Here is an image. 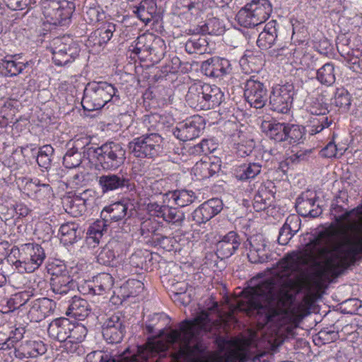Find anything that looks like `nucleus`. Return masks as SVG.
Wrapping results in <instances>:
<instances>
[{"label": "nucleus", "mask_w": 362, "mask_h": 362, "mask_svg": "<svg viewBox=\"0 0 362 362\" xmlns=\"http://www.w3.org/2000/svg\"><path fill=\"white\" fill-rule=\"evenodd\" d=\"M337 229L320 232L307 243L303 255L292 252L279 262L272 276L254 284L243 299L238 300L235 309L249 315H259L266 325L278 331L286 322V313L279 307L280 293L291 281V275L300 269L302 263L324 259L332 269L353 260L362 253V207L334 216Z\"/></svg>", "instance_id": "obj_1"}, {"label": "nucleus", "mask_w": 362, "mask_h": 362, "mask_svg": "<svg viewBox=\"0 0 362 362\" xmlns=\"http://www.w3.org/2000/svg\"><path fill=\"white\" fill-rule=\"evenodd\" d=\"M210 320L206 311H202L192 321L185 320L180 329H171L166 339L175 351V357L192 360L194 362H239L235 352L207 358L202 356L205 346L198 341L199 329L207 330Z\"/></svg>", "instance_id": "obj_2"}, {"label": "nucleus", "mask_w": 362, "mask_h": 362, "mask_svg": "<svg viewBox=\"0 0 362 362\" xmlns=\"http://www.w3.org/2000/svg\"><path fill=\"white\" fill-rule=\"evenodd\" d=\"M167 349V345L163 342L148 339L144 346L136 347V354L134 351L132 352L129 348H127L116 359L102 351H94L86 356V361L87 362H141L165 351Z\"/></svg>", "instance_id": "obj_3"}, {"label": "nucleus", "mask_w": 362, "mask_h": 362, "mask_svg": "<svg viewBox=\"0 0 362 362\" xmlns=\"http://www.w3.org/2000/svg\"><path fill=\"white\" fill-rule=\"evenodd\" d=\"M122 103L119 90L111 83L105 81L92 82L85 88L81 104L85 110L94 111L112 105Z\"/></svg>", "instance_id": "obj_4"}, {"label": "nucleus", "mask_w": 362, "mask_h": 362, "mask_svg": "<svg viewBox=\"0 0 362 362\" xmlns=\"http://www.w3.org/2000/svg\"><path fill=\"white\" fill-rule=\"evenodd\" d=\"M223 94L216 86L202 84L191 85L185 96L187 104L197 110H206L218 106L223 100Z\"/></svg>", "instance_id": "obj_5"}, {"label": "nucleus", "mask_w": 362, "mask_h": 362, "mask_svg": "<svg viewBox=\"0 0 362 362\" xmlns=\"http://www.w3.org/2000/svg\"><path fill=\"white\" fill-rule=\"evenodd\" d=\"M93 152L98 164L106 170L119 168L126 160V150L120 143L106 142Z\"/></svg>", "instance_id": "obj_6"}, {"label": "nucleus", "mask_w": 362, "mask_h": 362, "mask_svg": "<svg viewBox=\"0 0 362 362\" xmlns=\"http://www.w3.org/2000/svg\"><path fill=\"white\" fill-rule=\"evenodd\" d=\"M129 148L136 158H155L163 151V139L158 133L144 134L130 141Z\"/></svg>", "instance_id": "obj_7"}, {"label": "nucleus", "mask_w": 362, "mask_h": 362, "mask_svg": "<svg viewBox=\"0 0 362 362\" xmlns=\"http://www.w3.org/2000/svg\"><path fill=\"white\" fill-rule=\"evenodd\" d=\"M18 250L19 259L13 264L20 272H33L39 268L45 258L43 248L37 243L23 244Z\"/></svg>", "instance_id": "obj_8"}, {"label": "nucleus", "mask_w": 362, "mask_h": 362, "mask_svg": "<svg viewBox=\"0 0 362 362\" xmlns=\"http://www.w3.org/2000/svg\"><path fill=\"white\" fill-rule=\"evenodd\" d=\"M74 10L73 2L62 1H45L42 13L47 23L54 25L64 26L69 23Z\"/></svg>", "instance_id": "obj_9"}, {"label": "nucleus", "mask_w": 362, "mask_h": 362, "mask_svg": "<svg viewBox=\"0 0 362 362\" xmlns=\"http://www.w3.org/2000/svg\"><path fill=\"white\" fill-rule=\"evenodd\" d=\"M54 63L57 66H64L73 62L80 52L79 47L69 36L56 37L50 43Z\"/></svg>", "instance_id": "obj_10"}, {"label": "nucleus", "mask_w": 362, "mask_h": 362, "mask_svg": "<svg viewBox=\"0 0 362 362\" xmlns=\"http://www.w3.org/2000/svg\"><path fill=\"white\" fill-rule=\"evenodd\" d=\"M338 52L347 61L349 66L355 72L362 71V44L357 39L351 41L345 35L337 38Z\"/></svg>", "instance_id": "obj_11"}, {"label": "nucleus", "mask_w": 362, "mask_h": 362, "mask_svg": "<svg viewBox=\"0 0 362 362\" xmlns=\"http://www.w3.org/2000/svg\"><path fill=\"white\" fill-rule=\"evenodd\" d=\"M103 194L109 192H126L133 189L134 185L127 173H107L97 179Z\"/></svg>", "instance_id": "obj_12"}, {"label": "nucleus", "mask_w": 362, "mask_h": 362, "mask_svg": "<svg viewBox=\"0 0 362 362\" xmlns=\"http://www.w3.org/2000/svg\"><path fill=\"white\" fill-rule=\"evenodd\" d=\"M47 332L49 336L59 341H65L68 338L78 339L76 336L77 333H81L85 336L86 329L85 327L75 325L67 318H59L53 320L49 325Z\"/></svg>", "instance_id": "obj_13"}, {"label": "nucleus", "mask_w": 362, "mask_h": 362, "mask_svg": "<svg viewBox=\"0 0 362 362\" xmlns=\"http://www.w3.org/2000/svg\"><path fill=\"white\" fill-rule=\"evenodd\" d=\"M294 95V86L292 83H286L273 89L269 96L270 109L273 111L286 114L292 105Z\"/></svg>", "instance_id": "obj_14"}, {"label": "nucleus", "mask_w": 362, "mask_h": 362, "mask_svg": "<svg viewBox=\"0 0 362 362\" xmlns=\"http://www.w3.org/2000/svg\"><path fill=\"white\" fill-rule=\"evenodd\" d=\"M52 278L50 286L52 291L57 295L64 296L71 293L76 287V281L69 274V272L64 265L57 268H50Z\"/></svg>", "instance_id": "obj_15"}, {"label": "nucleus", "mask_w": 362, "mask_h": 362, "mask_svg": "<svg viewBox=\"0 0 362 362\" xmlns=\"http://www.w3.org/2000/svg\"><path fill=\"white\" fill-rule=\"evenodd\" d=\"M204 128V119L194 115L178 123L173 134L178 139L186 141L198 137Z\"/></svg>", "instance_id": "obj_16"}, {"label": "nucleus", "mask_w": 362, "mask_h": 362, "mask_svg": "<svg viewBox=\"0 0 362 362\" xmlns=\"http://www.w3.org/2000/svg\"><path fill=\"white\" fill-rule=\"evenodd\" d=\"M244 95L252 107L262 108L267 101V89L263 83L252 76L245 83Z\"/></svg>", "instance_id": "obj_17"}, {"label": "nucleus", "mask_w": 362, "mask_h": 362, "mask_svg": "<svg viewBox=\"0 0 362 362\" xmlns=\"http://www.w3.org/2000/svg\"><path fill=\"white\" fill-rule=\"evenodd\" d=\"M296 209L303 217L316 218L322 213L319 204H316V195L311 192H303L296 199Z\"/></svg>", "instance_id": "obj_18"}, {"label": "nucleus", "mask_w": 362, "mask_h": 362, "mask_svg": "<svg viewBox=\"0 0 362 362\" xmlns=\"http://www.w3.org/2000/svg\"><path fill=\"white\" fill-rule=\"evenodd\" d=\"M201 69L207 76L223 78L230 74L232 68L228 59L214 57L203 62Z\"/></svg>", "instance_id": "obj_19"}, {"label": "nucleus", "mask_w": 362, "mask_h": 362, "mask_svg": "<svg viewBox=\"0 0 362 362\" xmlns=\"http://www.w3.org/2000/svg\"><path fill=\"white\" fill-rule=\"evenodd\" d=\"M241 244L239 235L235 231H230L217 242L216 255L218 258L226 259L231 257Z\"/></svg>", "instance_id": "obj_20"}, {"label": "nucleus", "mask_w": 362, "mask_h": 362, "mask_svg": "<svg viewBox=\"0 0 362 362\" xmlns=\"http://www.w3.org/2000/svg\"><path fill=\"white\" fill-rule=\"evenodd\" d=\"M95 192L91 189L84 191L81 196L68 199L66 204V211L72 216H81L87 209L94 204V199L90 198Z\"/></svg>", "instance_id": "obj_21"}, {"label": "nucleus", "mask_w": 362, "mask_h": 362, "mask_svg": "<svg viewBox=\"0 0 362 362\" xmlns=\"http://www.w3.org/2000/svg\"><path fill=\"white\" fill-rule=\"evenodd\" d=\"M28 315L32 321L40 322L50 315L55 308L54 303L47 298H38L31 302Z\"/></svg>", "instance_id": "obj_22"}, {"label": "nucleus", "mask_w": 362, "mask_h": 362, "mask_svg": "<svg viewBox=\"0 0 362 362\" xmlns=\"http://www.w3.org/2000/svg\"><path fill=\"white\" fill-rule=\"evenodd\" d=\"M273 182L267 181L262 183L258 188L253 199V207L257 211H262L269 207L274 198Z\"/></svg>", "instance_id": "obj_23"}, {"label": "nucleus", "mask_w": 362, "mask_h": 362, "mask_svg": "<svg viewBox=\"0 0 362 362\" xmlns=\"http://www.w3.org/2000/svg\"><path fill=\"white\" fill-rule=\"evenodd\" d=\"M90 311V305L86 299L74 296L66 311V315L78 320H83L89 315Z\"/></svg>", "instance_id": "obj_24"}, {"label": "nucleus", "mask_w": 362, "mask_h": 362, "mask_svg": "<svg viewBox=\"0 0 362 362\" xmlns=\"http://www.w3.org/2000/svg\"><path fill=\"white\" fill-rule=\"evenodd\" d=\"M122 246L123 245L117 240L110 241L98 255V262L103 265H111L115 258L120 255Z\"/></svg>", "instance_id": "obj_25"}, {"label": "nucleus", "mask_w": 362, "mask_h": 362, "mask_svg": "<svg viewBox=\"0 0 362 362\" xmlns=\"http://www.w3.org/2000/svg\"><path fill=\"white\" fill-rule=\"evenodd\" d=\"M114 284L112 276L108 273H100L88 284L89 293L101 295L111 289Z\"/></svg>", "instance_id": "obj_26"}, {"label": "nucleus", "mask_w": 362, "mask_h": 362, "mask_svg": "<svg viewBox=\"0 0 362 362\" xmlns=\"http://www.w3.org/2000/svg\"><path fill=\"white\" fill-rule=\"evenodd\" d=\"M277 23L276 21H270L259 35L257 40V46L262 49L270 48L275 42L277 37Z\"/></svg>", "instance_id": "obj_27"}, {"label": "nucleus", "mask_w": 362, "mask_h": 362, "mask_svg": "<svg viewBox=\"0 0 362 362\" xmlns=\"http://www.w3.org/2000/svg\"><path fill=\"white\" fill-rule=\"evenodd\" d=\"M127 209V204L123 202H117L105 206L101 211V217H104L105 220L108 221L110 223L117 222L124 218Z\"/></svg>", "instance_id": "obj_28"}, {"label": "nucleus", "mask_w": 362, "mask_h": 362, "mask_svg": "<svg viewBox=\"0 0 362 362\" xmlns=\"http://www.w3.org/2000/svg\"><path fill=\"white\" fill-rule=\"evenodd\" d=\"M286 124L275 121H264L262 124V129L271 139L281 142L285 141Z\"/></svg>", "instance_id": "obj_29"}, {"label": "nucleus", "mask_w": 362, "mask_h": 362, "mask_svg": "<svg viewBox=\"0 0 362 362\" xmlns=\"http://www.w3.org/2000/svg\"><path fill=\"white\" fill-rule=\"evenodd\" d=\"M156 10L155 0H143L139 6H133V13L145 24H148L151 21Z\"/></svg>", "instance_id": "obj_30"}, {"label": "nucleus", "mask_w": 362, "mask_h": 362, "mask_svg": "<svg viewBox=\"0 0 362 362\" xmlns=\"http://www.w3.org/2000/svg\"><path fill=\"white\" fill-rule=\"evenodd\" d=\"M60 240L64 245L73 244L80 238L81 230L78 223L67 222L62 224L59 228Z\"/></svg>", "instance_id": "obj_31"}, {"label": "nucleus", "mask_w": 362, "mask_h": 362, "mask_svg": "<svg viewBox=\"0 0 362 362\" xmlns=\"http://www.w3.org/2000/svg\"><path fill=\"white\" fill-rule=\"evenodd\" d=\"M259 163H248L238 165L235 169V177L239 180H247L257 177L262 171Z\"/></svg>", "instance_id": "obj_32"}, {"label": "nucleus", "mask_w": 362, "mask_h": 362, "mask_svg": "<svg viewBox=\"0 0 362 362\" xmlns=\"http://www.w3.org/2000/svg\"><path fill=\"white\" fill-rule=\"evenodd\" d=\"M27 64L16 62L13 59L12 56H8L0 61V74L6 77L16 76L23 71Z\"/></svg>", "instance_id": "obj_33"}, {"label": "nucleus", "mask_w": 362, "mask_h": 362, "mask_svg": "<svg viewBox=\"0 0 362 362\" xmlns=\"http://www.w3.org/2000/svg\"><path fill=\"white\" fill-rule=\"evenodd\" d=\"M110 224L108 221H105L104 217L95 221L89 226L87 231V242L89 245L93 243L98 244L100 240L103 235V232L106 230L107 227Z\"/></svg>", "instance_id": "obj_34"}, {"label": "nucleus", "mask_w": 362, "mask_h": 362, "mask_svg": "<svg viewBox=\"0 0 362 362\" xmlns=\"http://www.w3.org/2000/svg\"><path fill=\"white\" fill-rule=\"evenodd\" d=\"M236 17L239 24L245 28L255 27L262 23L252 8L249 7L248 3L238 11Z\"/></svg>", "instance_id": "obj_35"}, {"label": "nucleus", "mask_w": 362, "mask_h": 362, "mask_svg": "<svg viewBox=\"0 0 362 362\" xmlns=\"http://www.w3.org/2000/svg\"><path fill=\"white\" fill-rule=\"evenodd\" d=\"M192 170L197 179L204 180L217 173L220 170V165L208 161H200L195 164Z\"/></svg>", "instance_id": "obj_36"}, {"label": "nucleus", "mask_w": 362, "mask_h": 362, "mask_svg": "<svg viewBox=\"0 0 362 362\" xmlns=\"http://www.w3.org/2000/svg\"><path fill=\"white\" fill-rule=\"evenodd\" d=\"M248 4L249 7L252 8L262 23L269 18L272 11V6L269 0H252Z\"/></svg>", "instance_id": "obj_37"}, {"label": "nucleus", "mask_w": 362, "mask_h": 362, "mask_svg": "<svg viewBox=\"0 0 362 362\" xmlns=\"http://www.w3.org/2000/svg\"><path fill=\"white\" fill-rule=\"evenodd\" d=\"M208 42L204 36L194 35L185 43V50L189 54H203L207 49Z\"/></svg>", "instance_id": "obj_38"}, {"label": "nucleus", "mask_w": 362, "mask_h": 362, "mask_svg": "<svg viewBox=\"0 0 362 362\" xmlns=\"http://www.w3.org/2000/svg\"><path fill=\"white\" fill-rule=\"evenodd\" d=\"M187 289L188 284L185 281L173 283L172 284V292L173 293L174 300L183 305H188L191 301V297L189 294L187 293Z\"/></svg>", "instance_id": "obj_39"}, {"label": "nucleus", "mask_w": 362, "mask_h": 362, "mask_svg": "<svg viewBox=\"0 0 362 362\" xmlns=\"http://www.w3.org/2000/svg\"><path fill=\"white\" fill-rule=\"evenodd\" d=\"M170 199L180 207H185L191 204L196 198L194 192L182 189L169 192Z\"/></svg>", "instance_id": "obj_40"}, {"label": "nucleus", "mask_w": 362, "mask_h": 362, "mask_svg": "<svg viewBox=\"0 0 362 362\" xmlns=\"http://www.w3.org/2000/svg\"><path fill=\"white\" fill-rule=\"evenodd\" d=\"M317 79L322 83L327 86L333 84L335 81L334 67L332 63H326L317 71Z\"/></svg>", "instance_id": "obj_41"}, {"label": "nucleus", "mask_w": 362, "mask_h": 362, "mask_svg": "<svg viewBox=\"0 0 362 362\" xmlns=\"http://www.w3.org/2000/svg\"><path fill=\"white\" fill-rule=\"evenodd\" d=\"M144 288V284L137 279H129L120 288L124 298L135 297L139 295Z\"/></svg>", "instance_id": "obj_42"}, {"label": "nucleus", "mask_w": 362, "mask_h": 362, "mask_svg": "<svg viewBox=\"0 0 362 362\" xmlns=\"http://www.w3.org/2000/svg\"><path fill=\"white\" fill-rule=\"evenodd\" d=\"M54 148L51 145L40 147L37 153V163L40 168L48 170L52 166Z\"/></svg>", "instance_id": "obj_43"}, {"label": "nucleus", "mask_w": 362, "mask_h": 362, "mask_svg": "<svg viewBox=\"0 0 362 362\" xmlns=\"http://www.w3.org/2000/svg\"><path fill=\"white\" fill-rule=\"evenodd\" d=\"M285 141L289 144H298L301 141L305 135L304 127L296 124H286Z\"/></svg>", "instance_id": "obj_44"}, {"label": "nucleus", "mask_w": 362, "mask_h": 362, "mask_svg": "<svg viewBox=\"0 0 362 362\" xmlns=\"http://www.w3.org/2000/svg\"><path fill=\"white\" fill-rule=\"evenodd\" d=\"M82 161L81 153L76 148L67 151L63 158V164L66 168H74L80 165Z\"/></svg>", "instance_id": "obj_45"}, {"label": "nucleus", "mask_w": 362, "mask_h": 362, "mask_svg": "<svg viewBox=\"0 0 362 362\" xmlns=\"http://www.w3.org/2000/svg\"><path fill=\"white\" fill-rule=\"evenodd\" d=\"M124 333V327H115L103 329V336L109 344H117L122 341Z\"/></svg>", "instance_id": "obj_46"}, {"label": "nucleus", "mask_w": 362, "mask_h": 362, "mask_svg": "<svg viewBox=\"0 0 362 362\" xmlns=\"http://www.w3.org/2000/svg\"><path fill=\"white\" fill-rule=\"evenodd\" d=\"M32 296V292L29 291L18 292L8 300V305L13 310L20 308L28 302Z\"/></svg>", "instance_id": "obj_47"}, {"label": "nucleus", "mask_w": 362, "mask_h": 362, "mask_svg": "<svg viewBox=\"0 0 362 362\" xmlns=\"http://www.w3.org/2000/svg\"><path fill=\"white\" fill-rule=\"evenodd\" d=\"M165 210H167V211L165 212V216L163 219L165 221L176 226H181L182 225L185 218L183 211L171 206H168Z\"/></svg>", "instance_id": "obj_48"}, {"label": "nucleus", "mask_w": 362, "mask_h": 362, "mask_svg": "<svg viewBox=\"0 0 362 362\" xmlns=\"http://www.w3.org/2000/svg\"><path fill=\"white\" fill-rule=\"evenodd\" d=\"M269 252L268 247L250 250L247 253V257L251 263H263L267 262L269 259Z\"/></svg>", "instance_id": "obj_49"}, {"label": "nucleus", "mask_w": 362, "mask_h": 362, "mask_svg": "<svg viewBox=\"0 0 362 362\" xmlns=\"http://www.w3.org/2000/svg\"><path fill=\"white\" fill-rule=\"evenodd\" d=\"M334 122L332 116L327 115L320 116V117L314 118L313 120V124L310 129L311 134H315L322 132L324 129L328 128Z\"/></svg>", "instance_id": "obj_50"}, {"label": "nucleus", "mask_w": 362, "mask_h": 362, "mask_svg": "<svg viewBox=\"0 0 362 362\" xmlns=\"http://www.w3.org/2000/svg\"><path fill=\"white\" fill-rule=\"evenodd\" d=\"M192 220L197 224L206 223L214 217L209 209L204 204H201L192 214Z\"/></svg>", "instance_id": "obj_51"}, {"label": "nucleus", "mask_w": 362, "mask_h": 362, "mask_svg": "<svg viewBox=\"0 0 362 362\" xmlns=\"http://www.w3.org/2000/svg\"><path fill=\"white\" fill-rule=\"evenodd\" d=\"M146 35H142L139 36L130 46V50L136 54H139L141 52H149L151 54L154 49L151 46L146 45Z\"/></svg>", "instance_id": "obj_52"}, {"label": "nucleus", "mask_w": 362, "mask_h": 362, "mask_svg": "<svg viewBox=\"0 0 362 362\" xmlns=\"http://www.w3.org/2000/svg\"><path fill=\"white\" fill-rule=\"evenodd\" d=\"M336 106L344 110H348L351 105V96L348 91L344 88L337 89L334 96Z\"/></svg>", "instance_id": "obj_53"}, {"label": "nucleus", "mask_w": 362, "mask_h": 362, "mask_svg": "<svg viewBox=\"0 0 362 362\" xmlns=\"http://www.w3.org/2000/svg\"><path fill=\"white\" fill-rule=\"evenodd\" d=\"M116 30V25L114 23H108L101 28L98 29L95 34L98 35L99 44H105L112 38L113 33Z\"/></svg>", "instance_id": "obj_54"}, {"label": "nucleus", "mask_w": 362, "mask_h": 362, "mask_svg": "<svg viewBox=\"0 0 362 362\" xmlns=\"http://www.w3.org/2000/svg\"><path fill=\"white\" fill-rule=\"evenodd\" d=\"M206 30L202 29V32H207L210 35H218L224 32V28L217 18L209 19L205 24Z\"/></svg>", "instance_id": "obj_55"}, {"label": "nucleus", "mask_w": 362, "mask_h": 362, "mask_svg": "<svg viewBox=\"0 0 362 362\" xmlns=\"http://www.w3.org/2000/svg\"><path fill=\"white\" fill-rule=\"evenodd\" d=\"M249 250L268 247L267 243L261 234L255 235L247 239Z\"/></svg>", "instance_id": "obj_56"}, {"label": "nucleus", "mask_w": 362, "mask_h": 362, "mask_svg": "<svg viewBox=\"0 0 362 362\" xmlns=\"http://www.w3.org/2000/svg\"><path fill=\"white\" fill-rule=\"evenodd\" d=\"M168 206L166 205H160L156 202L150 203L148 204V210L151 213L152 216L163 218L164 219L165 214L168 209Z\"/></svg>", "instance_id": "obj_57"}, {"label": "nucleus", "mask_w": 362, "mask_h": 362, "mask_svg": "<svg viewBox=\"0 0 362 362\" xmlns=\"http://www.w3.org/2000/svg\"><path fill=\"white\" fill-rule=\"evenodd\" d=\"M284 226L296 234L300 228V219L296 215H291L286 218Z\"/></svg>", "instance_id": "obj_58"}, {"label": "nucleus", "mask_w": 362, "mask_h": 362, "mask_svg": "<svg viewBox=\"0 0 362 362\" xmlns=\"http://www.w3.org/2000/svg\"><path fill=\"white\" fill-rule=\"evenodd\" d=\"M254 147V141H247L245 144L235 146L236 153L240 157L249 156L252 152Z\"/></svg>", "instance_id": "obj_59"}, {"label": "nucleus", "mask_w": 362, "mask_h": 362, "mask_svg": "<svg viewBox=\"0 0 362 362\" xmlns=\"http://www.w3.org/2000/svg\"><path fill=\"white\" fill-rule=\"evenodd\" d=\"M214 216L218 214L222 209V202L218 198L211 199L203 203Z\"/></svg>", "instance_id": "obj_60"}, {"label": "nucleus", "mask_w": 362, "mask_h": 362, "mask_svg": "<svg viewBox=\"0 0 362 362\" xmlns=\"http://www.w3.org/2000/svg\"><path fill=\"white\" fill-rule=\"evenodd\" d=\"M8 8L13 11L23 10L27 7L30 0H3Z\"/></svg>", "instance_id": "obj_61"}, {"label": "nucleus", "mask_w": 362, "mask_h": 362, "mask_svg": "<svg viewBox=\"0 0 362 362\" xmlns=\"http://www.w3.org/2000/svg\"><path fill=\"white\" fill-rule=\"evenodd\" d=\"M195 148L197 152L204 154H208L215 149L212 141L208 139H203L195 146Z\"/></svg>", "instance_id": "obj_62"}, {"label": "nucleus", "mask_w": 362, "mask_h": 362, "mask_svg": "<svg viewBox=\"0 0 362 362\" xmlns=\"http://www.w3.org/2000/svg\"><path fill=\"white\" fill-rule=\"evenodd\" d=\"M291 231H290L286 226H283L280 229L279 237H278V243L282 245H286L288 243L289 240L294 235Z\"/></svg>", "instance_id": "obj_63"}, {"label": "nucleus", "mask_w": 362, "mask_h": 362, "mask_svg": "<svg viewBox=\"0 0 362 362\" xmlns=\"http://www.w3.org/2000/svg\"><path fill=\"white\" fill-rule=\"evenodd\" d=\"M122 320L119 315L115 314L110 316L103 323V329H110L115 327H122Z\"/></svg>", "instance_id": "obj_64"}]
</instances>
